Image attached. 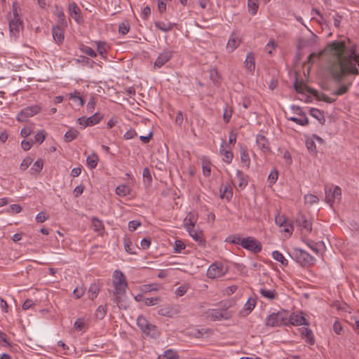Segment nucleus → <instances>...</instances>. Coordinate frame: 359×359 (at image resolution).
Wrapping results in <instances>:
<instances>
[{
  "mask_svg": "<svg viewBox=\"0 0 359 359\" xmlns=\"http://www.w3.org/2000/svg\"><path fill=\"white\" fill-rule=\"evenodd\" d=\"M326 71L337 82L359 74V53L357 45L349 39L329 42L324 50Z\"/></svg>",
  "mask_w": 359,
  "mask_h": 359,
  "instance_id": "obj_1",
  "label": "nucleus"
},
{
  "mask_svg": "<svg viewBox=\"0 0 359 359\" xmlns=\"http://www.w3.org/2000/svg\"><path fill=\"white\" fill-rule=\"evenodd\" d=\"M112 283L114 286L113 293L114 302L119 308L122 307V297L126 293L128 283L124 273L120 270H115L112 275Z\"/></svg>",
  "mask_w": 359,
  "mask_h": 359,
  "instance_id": "obj_2",
  "label": "nucleus"
},
{
  "mask_svg": "<svg viewBox=\"0 0 359 359\" xmlns=\"http://www.w3.org/2000/svg\"><path fill=\"white\" fill-rule=\"evenodd\" d=\"M20 8L17 2H13L12 11L7 15L9 32L12 36L17 38L20 30L23 27V21L20 17Z\"/></svg>",
  "mask_w": 359,
  "mask_h": 359,
  "instance_id": "obj_3",
  "label": "nucleus"
},
{
  "mask_svg": "<svg viewBox=\"0 0 359 359\" xmlns=\"http://www.w3.org/2000/svg\"><path fill=\"white\" fill-rule=\"evenodd\" d=\"M137 325L141 331L154 339H157L161 335V332L156 325L151 323L144 316H139L137 318Z\"/></svg>",
  "mask_w": 359,
  "mask_h": 359,
  "instance_id": "obj_4",
  "label": "nucleus"
},
{
  "mask_svg": "<svg viewBox=\"0 0 359 359\" xmlns=\"http://www.w3.org/2000/svg\"><path fill=\"white\" fill-rule=\"evenodd\" d=\"M266 325L270 327H279L287 324V315L284 311L273 313L266 318Z\"/></svg>",
  "mask_w": 359,
  "mask_h": 359,
  "instance_id": "obj_5",
  "label": "nucleus"
},
{
  "mask_svg": "<svg viewBox=\"0 0 359 359\" xmlns=\"http://www.w3.org/2000/svg\"><path fill=\"white\" fill-rule=\"evenodd\" d=\"M325 201L331 207L335 203H339L341 196V189L339 187L335 186L332 189L328 186L325 187Z\"/></svg>",
  "mask_w": 359,
  "mask_h": 359,
  "instance_id": "obj_6",
  "label": "nucleus"
},
{
  "mask_svg": "<svg viewBox=\"0 0 359 359\" xmlns=\"http://www.w3.org/2000/svg\"><path fill=\"white\" fill-rule=\"evenodd\" d=\"M195 222L196 219L194 217L189 218V222H187L185 224V229L189 232L190 236H191L193 239L198 243L199 245L204 246L205 240L203 238V234L202 231H197L194 229Z\"/></svg>",
  "mask_w": 359,
  "mask_h": 359,
  "instance_id": "obj_7",
  "label": "nucleus"
},
{
  "mask_svg": "<svg viewBox=\"0 0 359 359\" xmlns=\"http://www.w3.org/2000/svg\"><path fill=\"white\" fill-rule=\"evenodd\" d=\"M242 248L255 254L259 253L262 249L261 243L252 236L243 238Z\"/></svg>",
  "mask_w": 359,
  "mask_h": 359,
  "instance_id": "obj_8",
  "label": "nucleus"
},
{
  "mask_svg": "<svg viewBox=\"0 0 359 359\" xmlns=\"http://www.w3.org/2000/svg\"><path fill=\"white\" fill-rule=\"evenodd\" d=\"M40 111L41 107L39 105L27 107L18 114L16 119L20 122H26L29 117L34 116Z\"/></svg>",
  "mask_w": 359,
  "mask_h": 359,
  "instance_id": "obj_9",
  "label": "nucleus"
},
{
  "mask_svg": "<svg viewBox=\"0 0 359 359\" xmlns=\"http://www.w3.org/2000/svg\"><path fill=\"white\" fill-rule=\"evenodd\" d=\"M293 253L297 262L303 266L309 265L314 260L311 255L300 248H295Z\"/></svg>",
  "mask_w": 359,
  "mask_h": 359,
  "instance_id": "obj_10",
  "label": "nucleus"
},
{
  "mask_svg": "<svg viewBox=\"0 0 359 359\" xmlns=\"http://www.w3.org/2000/svg\"><path fill=\"white\" fill-rule=\"evenodd\" d=\"M226 273V269L222 264L214 263L211 264L207 271V276L210 278L222 277Z\"/></svg>",
  "mask_w": 359,
  "mask_h": 359,
  "instance_id": "obj_11",
  "label": "nucleus"
},
{
  "mask_svg": "<svg viewBox=\"0 0 359 359\" xmlns=\"http://www.w3.org/2000/svg\"><path fill=\"white\" fill-rule=\"evenodd\" d=\"M172 57V51L168 49L163 50L161 53L156 61L154 62V68H161L162 67L166 62H168L171 57Z\"/></svg>",
  "mask_w": 359,
  "mask_h": 359,
  "instance_id": "obj_12",
  "label": "nucleus"
},
{
  "mask_svg": "<svg viewBox=\"0 0 359 359\" xmlns=\"http://www.w3.org/2000/svg\"><path fill=\"white\" fill-rule=\"evenodd\" d=\"M290 323L292 325H309L308 320L303 316L302 312L300 313H292L289 318H287V323Z\"/></svg>",
  "mask_w": 359,
  "mask_h": 359,
  "instance_id": "obj_13",
  "label": "nucleus"
},
{
  "mask_svg": "<svg viewBox=\"0 0 359 359\" xmlns=\"http://www.w3.org/2000/svg\"><path fill=\"white\" fill-rule=\"evenodd\" d=\"M241 43V39L239 36L235 32H232L226 44V50L228 52H233L240 46Z\"/></svg>",
  "mask_w": 359,
  "mask_h": 359,
  "instance_id": "obj_14",
  "label": "nucleus"
},
{
  "mask_svg": "<svg viewBox=\"0 0 359 359\" xmlns=\"http://www.w3.org/2000/svg\"><path fill=\"white\" fill-rule=\"evenodd\" d=\"M256 143L263 153L266 154L271 151L269 140L264 135L258 134L256 137Z\"/></svg>",
  "mask_w": 359,
  "mask_h": 359,
  "instance_id": "obj_15",
  "label": "nucleus"
},
{
  "mask_svg": "<svg viewBox=\"0 0 359 359\" xmlns=\"http://www.w3.org/2000/svg\"><path fill=\"white\" fill-rule=\"evenodd\" d=\"M297 224L304 230L306 233L310 232L312 229V224L304 215H299L296 219Z\"/></svg>",
  "mask_w": 359,
  "mask_h": 359,
  "instance_id": "obj_16",
  "label": "nucleus"
},
{
  "mask_svg": "<svg viewBox=\"0 0 359 359\" xmlns=\"http://www.w3.org/2000/svg\"><path fill=\"white\" fill-rule=\"evenodd\" d=\"M68 12L69 15L76 22H79L81 20V9L75 2H72L68 6Z\"/></svg>",
  "mask_w": 359,
  "mask_h": 359,
  "instance_id": "obj_17",
  "label": "nucleus"
},
{
  "mask_svg": "<svg viewBox=\"0 0 359 359\" xmlns=\"http://www.w3.org/2000/svg\"><path fill=\"white\" fill-rule=\"evenodd\" d=\"M225 141L223 140L219 147L220 154L223 156L222 160L227 164H230L232 162L233 155L232 151L224 149Z\"/></svg>",
  "mask_w": 359,
  "mask_h": 359,
  "instance_id": "obj_18",
  "label": "nucleus"
},
{
  "mask_svg": "<svg viewBox=\"0 0 359 359\" xmlns=\"http://www.w3.org/2000/svg\"><path fill=\"white\" fill-rule=\"evenodd\" d=\"M245 67L250 74L254 73L255 69V55L252 52H249L246 55Z\"/></svg>",
  "mask_w": 359,
  "mask_h": 359,
  "instance_id": "obj_19",
  "label": "nucleus"
},
{
  "mask_svg": "<svg viewBox=\"0 0 359 359\" xmlns=\"http://www.w3.org/2000/svg\"><path fill=\"white\" fill-rule=\"evenodd\" d=\"M301 334L302 337L305 339L306 341L309 344L313 345L315 344V339L311 329L308 327H302Z\"/></svg>",
  "mask_w": 359,
  "mask_h": 359,
  "instance_id": "obj_20",
  "label": "nucleus"
},
{
  "mask_svg": "<svg viewBox=\"0 0 359 359\" xmlns=\"http://www.w3.org/2000/svg\"><path fill=\"white\" fill-rule=\"evenodd\" d=\"M259 292L262 297L268 300H273L278 298V294L275 290L261 287Z\"/></svg>",
  "mask_w": 359,
  "mask_h": 359,
  "instance_id": "obj_21",
  "label": "nucleus"
},
{
  "mask_svg": "<svg viewBox=\"0 0 359 359\" xmlns=\"http://www.w3.org/2000/svg\"><path fill=\"white\" fill-rule=\"evenodd\" d=\"M207 315L212 320H220L224 318V312L220 309H210L207 311Z\"/></svg>",
  "mask_w": 359,
  "mask_h": 359,
  "instance_id": "obj_22",
  "label": "nucleus"
},
{
  "mask_svg": "<svg viewBox=\"0 0 359 359\" xmlns=\"http://www.w3.org/2000/svg\"><path fill=\"white\" fill-rule=\"evenodd\" d=\"M69 100H72L79 107H82L84 104V100L81 97L80 93L75 90L73 93H70L68 95Z\"/></svg>",
  "mask_w": 359,
  "mask_h": 359,
  "instance_id": "obj_23",
  "label": "nucleus"
},
{
  "mask_svg": "<svg viewBox=\"0 0 359 359\" xmlns=\"http://www.w3.org/2000/svg\"><path fill=\"white\" fill-rule=\"evenodd\" d=\"M235 181L238 183V187L241 189L248 185V180L245 174L241 170H237Z\"/></svg>",
  "mask_w": 359,
  "mask_h": 359,
  "instance_id": "obj_24",
  "label": "nucleus"
},
{
  "mask_svg": "<svg viewBox=\"0 0 359 359\" xmlns=\"http://www.w3.org/2000/svg\"><path fill=\"white\" fill-rule=\"evenodd\" d=\"M155 27L160 29L162 32H168L170 31L174 24L170 22H162V21H157L154 22Z\"/></svg>",
  "mask_w": 359,
  "mask_h": 359,
  "instance_id": "obj_25",
  "label": "nucleus"
},
{
  "mask_svg": "<svg viewBox=\"0 0 359 359\" xmlns=\"http://www.w3.org/2000/svg\"><path fill=\"white\" fill-rule=\"evenodd\" d=\"M53 37L58 43H62L64 41V33L59 27H55L52 30Z\"/></svg>",
  "mask_w": 359,
  "mask_h": 359,
  "instance_id": "obj_26",
  "label": "nucleus"
},
{
  "mask_svg": "<svg viewBox=\"0 0 359 359\" xmlns=\"http://www.w3.org/2000/svg\"><path fill=\"white\" fill-rule=\"evenodd\" d=\"M116 194L121 197H125L131 194L130 188L126 184H121L116 188Z\"/></svg>",
  "mask_w": 359,
  "mask_h": 359,
  "instance_id": "obj_27",
  "label": "nucleus"
},
{
  "mask_svg": "<svg viewBox=\"0 0 359 359\" xmlns=\"http://www.w3.org/2000/svg\"><path fill=\"white\" fill-rule=\"evenodd\" d=\"M273 259L280 262L283 266H286L288 265V261L285 258L284 255L278 250H274L271 253Z\"/></svg>",
  "mask_w": 359,
  "mask_h": 359,
  "instance_id": "obj_28",
  "label": "nucleus"
},
{
  "mask_svg": "<svg viewBox=\"0 0 359 359\" xmlns=\"http://www.w3.org/2000/svg\"><path fill=\"white\" fill-rule=\"evenodd\" d=\"M179 355L176 351L173 349H168L165 351L162 355L158 356V359H178Z\"/></svg>",
  "mask_w": 359,
  "mask_h": 359,
  "instance_id": "obj_29",
  "label": "nucleus"
},
{
  "mask_svg": "<svg viewBox=\"0 0 359 359\" xmlns=\"http://www.w3.org/2000/svg\"><path fill=\"white\" fill-rule=\"evenodd\" d=\"M299 117H295V116L288 117L287 119L296 123L297 124H298L299 126H306L309 123V120H308V118L306 117V116L305 114L299 115Z\"/></svg>",
  "mask_w": 359,
  "mask_h": 359,
  "instance_id": "obj_30",
  "label": "nucleus"
},
{
  "mask_svg": "<svg viewBox=\"0 0 359 359\" xmlns=\"http://www.w3.org/2000/svg\"><path fill=\"white\" fill-rule=\"evenodd\" d=\"M240 155L241 162L248 168L250 164V158L248 152V150L245 147H241L240 149Z\"/></svg>",
  "mask_w": 359,
  "mask_h": 359,
  "instance_id": "obj_31",
  "label": "nucleus"
},
{
  "mask_svg": "<svg viewBox=\"0 0 359 359\" xmlns=\"http://www.w3.org/2000/svg\"><path fill=\"white\" fill-rule=\"evenodd\" d=\"M92 226L93 230L101 233L104 231V224L103 222L97 217H93L91 219Z\"/></svg>",
  "mask_w": 359,
  "mask_h": 359,
  "instance_id": "obj_32",
  "label": "nucleus"
},
{
  "mask_svg": "<svg viewBox=\"0 0 359 359\" xmlns=\"http://www.w3.org/2000/svg\"><path fill=\"white\" fill-rule=\"evenodd\" d=\"M86 126H93L100 123V121L102 120V116L100 115L99 113H95L93 115H92L90 117L86 118Z\"/></svg>",
  "mask_w": 359,
  "mask_h": 359,
  "instance_id": "obj_33",
  "label": "nucleus"
},
{
  "mask_svg": "<svg viewBox=\"0 0 359 359\" xmlns=\"http://www.w3.org/2000/svg\"><path fill=\"white\" fill-rule=\"evenodd\" d=\"M100 287L96 283H92L88 289V295L89 298L93 300L95 298L97 297V294L100 292Z\"/></svg>",
  "mask_w": 359,
  "mask_h": 359,
  "instance_id": "obj_34",
  "label": "nucleus"
},
{
  "mask_svg": "<svg viewBox=\"0 0 359 359\" xmlns=\"http://www.w3.org/2000/svg\"><path fill=\"white\" fill-rule=\"evenodd\" d=\"M79 135V132L75 129H70L66 132L64 136V140L67 142H70L75 140Z\"/></svg>",
  "mask_w": 359,
  "mask_h": 359,
  "instance_id": "obj_35",
  "label": "nucleus"
},
{
  "mask_svg": "<svg viewBox=\"0 0 359 359\" xmlns=\"http://www.w3.org/2000/svg\"><path fill=\"white\" fill-rule=\"evenodd\" d=\"M107 305H100L95 312V317L99 320L103 319L107 314Z\"/></svg>",
  "mask_w": 359,
  "mask_h": 359,
  "instance_id": "obj_36",
  "label": "nucleus"
},
{
  "mask_svg": "<svg viewBox=\"0 0 359 359\" xmlns=\"http://www.w3.org/2000/svg\"><path fill=\"white\" fill-rule=\"evenodd\" d=\"M55 14L57 17L58 22L61 25L67 26V20H66V18H65V13L63 12L62 8L56 7V10H55Z\"/></svg>",
  "mask_w": 359,
  "mask_h": 359,
  "instance_id": "obj_37",
  "label": "nucleus"
},
{
  "mask_svg": "<svg viewBox=\"0 0 359 359\" xmlns=\"http://www.w3.org/2000/svg\"><path fill=\"white\" fill-rule=\"evenodd\" d=\"M256 300L255 299L249 298L245 303L243 311L246 313V314H249L255 307Z\"/></svg>",
  "mask_w": 359,
  "mask_h": 359,
  "instance_id": "obj_38",
  "label": "nucleus"
},
{
  "mask_svg": "<svg viewBox=\"0 0 359 359\" xmlns=\"http://www.w3.org/2000/svg\"><path fill=\"white\" fill-rule=\"evenodd\" d=\"M87 164L91 168L93 169L96 168L97 165L98 161V157L96 154H93L92 155H90L86 158Z\"/></svg>",
  "mask_w": 359,
  "mask_h": 359,
  "instance_id": "obj_39",
  "label": "nucleus"
},
{
  "mask_svg": "<svg viewBox=\"0 0 359 359\" xmlns=\"http://www.w3.org/2000/svg\"><path fill=\"white\" fill-rule=\"evenodd\" d=\"M243 241V238H241L239 235H231L226 239V241L228 243L240 245L241 246H242Z\"/></svg>",
  "mask_w": 359,
  "mask_h": 359,
  "instance_id": "obj_40",
  "label": "nucleus"
},
{
  "mask_svg": "<svg viewBox=\"0 0 359 359\" xmlns=\"http://www.w3.org/2000/svg\"><path fill=\"white\" fill-rule=\"evenodd\" d=\"M248 6L249 11L252 14L255 15L257 13L259 4L257 0H248Z\"/></svg>",
  "mask_w": 359,
  "mask_h": 359,
  "instance_id": "obj_41",
  "label": "nucleus"
},
{
  "mask_svg": "<svg viewBox=\"0 0 359 359\" xmlns=\"http://www.w3.org/2000/svg\"><path fill=\"white\" fill-rule=\"evenodd\" d=\"M79 48L82 53L90 56L91 57H95L97 56L95 51L89 46L81 45Z\"/></svg>",
  "mask_w": 359,
  "mask_h": 359,
  "instance_id": "obj_42",
  "label": "nucleus"
},
{
  "mask_svg": "<svg viewBox=\"0 0 359 359\" xmlns=\"http://www.w3.org/2000/svg\"><path fill=\"white\" fill-rule=\"evenodd\" d=\"M220 196L222 198H226L227 201H230L233 196L231 188L230 187L225 186Z\"/></svg>",
  "mask_w": 359,
  "mask_h": 359,
  "instance_id": "obj_43",
  "label": "nucleus"
},
{
  "mask_svg": "<svg viewBox=\"0 0 359 359\" xmlns=\"http://www.w3.org/2000/svg\"><path fill=\"white\" fill-rule=\"evenodd\" d=\"M202 170L204 176L209 177L211 172V167L210 161L203 160L202 162Z\"/></svg>",
  "mask_w": 359,
  "mask_h": 359,
  "instance_id": "obj_44",
  "label": "nucleus"
},
{
  "mask_svg": "<svg viewBox=\"0 0 359 359\" xmlns=\"http://www.w3.org/2000/svg\"><path fill=\"white\" fill-rule=\"evenodd\" d=\"M350 85L351 83L341 85L333 94L337 96L345 94L348 90Z\"/></svg>",
  "mask_w": 359,
  "mask_h": 359,
  "instance_id": "obj_45",
  "label": "nucleus"
},
{
  "mask_svg": "<svg viewBox=\"0 0 359 359\" xmlns=\"http://www.w3.org/2000/svg\"><path fill=\"white\" fill-rule=\"evenodd\" d=\"M45 138H46L45 131L40 130L34 135V140L33 142L41 144L44 141Z\"/></svg>",
  "mask_w": 359,
  "mask_h": 359,
  "instance_id": "obj_46",
  "label": "nucleus"
},
{
  "mask_svg": "<svg viewBox=\"0 0 359 359\" xmlns=\"http://www.w3.org/2000/svg\"><path fill=\"white\" fill-rule=\"evenodd\" d=\"M304 200L306 203H309L310 205L317 203L319 201L318 198L316 195L311 194H308L305 195Z\"/></svg>",
  "mask_w": 359,
  "mask_h": 359,
  "instance_id": "obj_47",
  "label": "nucleus"
},
{
  "mask_svg": "<svg viewBox=\"0 0 359 359\" xmlns=\"http://www.w3.org/2000/svg\"><path fill=\"white\" fill-rule=\"evenodd\" d=\"M232 116V110L230 107H229L227 105L224 109L223 111V120L224 121L227 123L229 122Z\"/></svg>",
  "mask_w": 359,
  "mask_h": 359,
  "instance_id": "obj_48",
  "label": "nucleus"
},
{
  "mask_svg": "<svg viewBox=\"0 0 359 359\" xmlns=\"http://www.w3.org/2000/svg\"><path fill=\"white\" fill-rule=\"evenodd\" d=\"M86 325V324L85 320L83 318H79L75 321L74 327L76 330L82 331L85 328Z\"/></svg>",
  "mask_w": 359,
  "mask_h": 359,
  "instance_id": "obj_49",
  "label": "nucleus"
},
{
  "mask_svg": "<svg viewBox=\"0 0 359 359\" xmlns=\"http://www.w3.org/2000/svg\"><path fill=\"white\" fill-rule=\"evenodd\" d=\"M43 165V160L42 159H38L37 161H35V163H34V165H33L32 168H31V170L32 171H34L35 173H39L42 170Z\"/></svg>",
  "mask_w": 359,
  "mask_h": 359,
  "instance_id": "obj_50",
  "label": "nucleus"
},
{
  "mask_svg": "<svg viewBox=\"0 0 359 359\" xmlns=\"http://www.w3.org/2000/svg\"><path fill=\"white\" fill-rule=\"evenodd\" d=\"M323 243H314L312 241H306V245L311 248V250H313L315 253H318V246L321 245Z\"/></svg>",
  "mask_w": 359,
  "mask_h": 359,
  "instance_id": "obj_51",
  "label": "nucleus"
},
{
  "mask_svg": "<svg viewBox=\"0 0 359 359\" xmlns=\"http://www.w3.org/2000/svg\"><path fill=\"white\" fill-rule=\"evenodd\" d=\"M278 177V172L276 170H273L271 171L270 174L268 176V181L271 184L276 183Z\"/></svg>",
  "mask_w": 359,
  "mask_h": 359,
  "instance_id": "obj_52",
  "label": "nucleus"
},
{
  "mask_svg": "<svg viewBox=\"0 0 359 359\" xmlns=\"http://www.w3.org/2000/svg\"><path fill=\"white\" fill-rule=\"evenodd\" d=\"M49 219L48 215H47L46 212H41L38 213L36 216V222L37 223H43L48 220Z\"/></svg>",
  "mask_w": 359,
  "mask_h": 359,
  "instance_id": "obj_53",
  "label": "nucleus"
},
{
  "mask_svg": "<svg viewBox=\"0 0 359 359\" xmlns=\"http://www.w3.org/2000/svg\"><path fill=\"white\" fill-rule=\"evenodd\" d=\"M96 105V100L94 97H91L86 105V109L88 112L92 113L93 110L95 109Z\"/></svg>",
  "mask_w": 359,
  "mask_h": 359,
  "instance_id": "obj_54",
  "label": "nucleus"
},
{
  "mask_svg": "<svg viewBox=\"0 0 359 359\" xmlns=\"http://www.w3.org/2000/svg\"><path fill=\"white\" fill-rule=\"evenodd\" d=\"M129 29H130V26H129L128 22H122L121 24L119 25L118 31L121 34L125 35L128 33Z\"/></svg>",
  "mask_w": 359,
  "mask_h": 359,
  "instance_id": "obj_55",
  "label": "nucleus"
},
{
  "mask_svg": "<svg viewBox=\"0 0 359 359\" xmlns=\"http://www.w3.org/2000/svg\"><path fill=\"white\" fill-rule=\"evenodd\" d=\"M32 161L33 159L32 158L26 157L20 164V169L22 170H25L32 164Z\"/></svg>",
  "mask_w": 359,
  "mask_h": 359,
  "instance_id": "obj_56",
  "label": "nucleus"
},
{
  "mask_svg": "<svg viewBox=\"0 0 359 359\" xmlns=\"http://www.w3.org/2000/svg\"><path fill=\"white\" fill-rule=\"evenodd\" d=\"M210 77L212 82L217 85L219 83V74L218 72L216 69H211L210 72Z\"/></svg>",
  "mask_w": 359,
  "mask_h": 359,
  "instance_id": "obj_57",
  "label": "nucleus"
},
{
  "mask_svg": "<svg viewBox=\"0 0 359 359\" xmlns=\"http://www.w3.org/2000/svg\"><path fill=\"white\" fill-rule=\"evenodd\" d=\"M159 301H160L159 297L145 298L144 299V304L147 306L156 305Z\"/></svg>",
  "mask_w": 359,
  "mask_h": 359,
  "instance_id": "obj_58",
  "label": "nucleus"
},
{
  "mask_svg": "<svg viewBox=\"0 0 359 359\" xmlns=\"http://www.w3.org/2000/svg\"><path fill=\"white\" fill-rule=\"evenodd\" d=\"M33 133V129L31 126L24 127L20 132L21 136L23 137H27Z\"/></svg>",
  "mask_w": 359,
  "mask_h": 359,
  "instance_id": "obj_59",
  "label": "nucleus"
},
{
  "mask_svg": "<svg viewBox=\"0 0 359 359\" xmlns=\"http://www.w3.org/2000/svg\"><path fill=\"white\" fill-rule=\"evenodd\" d=\"M22 211V207L18 204H13L10 205L8 212L9 213H19Z\"/></svg>",
  "mask_w": 359,
  "mask_h": 359,
  "instance_id": "obj_60",
  "label": "nucleus"
},
{
  "mask_svg": "<svg viewBox=\"0 0 359 359\" xmlns=\"http://www.w3.org/2000/svg\"><path fill=\"white\" fill-rule=\"evenodd\" d=\"M184 248H185V245L182 241H179V240L175 241V247H174V250H175V252H181V251L182 250H184Z\"/></svg>",
  "mask_w": 359,
  "mask_h": 359,
  "instance_id": "obj_61",
  "label": "nucleus"
},
{
  "mask_svg": "<svg viewBox=\"0 0 359 359\" xmlns=\"http://www.w3.org/2000/svg\"><path fill=\"white\" fill-rule=\"evenodd\" d=\"M141 225V222L137 220H132L128 223V229L130 231H133Z\"/></svg>",
  "mask_w": 359,
  "mask_h": 359,
  "instance_id": "obj_62",
  "label": "nucleus"
},
{
  "mask_svg": "<svg viewBox=\"0 0 359 359\" xmlns=\"http://www.w3.org/2000/svg\"><path fill=\"white\" fill-rule=\"evenodd\" d=\"M171 310L169 307L161 308L158 309V314L162 316L170 317Z\"/></svg>",
  "mask_w": 359,
  "mask_h": 359,
  "instance_id": "obj_63",
  "label": "nucleus"
},
{
  "mask_svg": "<svg viewBox=\"0 0 359 359\" xmlns=\"http://www.w3.org/2000/svg\"><path fill=\"white\" fill-rule=\"evenodd\" d=\"M84 292L85 290L83 287H76L73 291V294L76 299L81 298L84 294Z\"/></svg>",
  "mask_w": 359,
  "mask_h": 359,
  "instance_id": "obj_64",
  "label": "nucleus"
}]
</instances>
